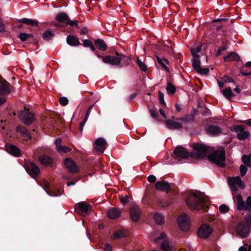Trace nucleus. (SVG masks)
Here are the masks:
<instances>
[{
    "label": "nucleus",
    "instance_id": "obj_1",
    "mask_svg": "<svg viewBox=\"0 0 251 251\" xmlns=\"http://www.w3.org/2000/svg\"><path fill=\"white\" fill-rule=\"evenodd\" d=\"M192 148L196 151L191 152L190 155L194 158H202L208 154V159L217 166H226V153L224 150L213 151V149L200 143H193Z\"/></svg>",
    "mask_w": 251,
    "mask_h": 251
},
{
    "label": "nucleus",
    "instance_id": "obj_2",
    "mask_svg": "<svg viewBox=\"0 0 251 251\" xmlns=\"http://www.w3.org/2000/svg\"><path fill=\"white\" fill-rule=\"evenodd\" d=\"M206 197L201 194L191 193L186 200L187 205L191 210L207 211L210 202Z\"/></svg>",
    "mask_w": 251,
    "mask_h": 251
},
{
    "label": "nucleus",
    "instance_id": "obj_3",
    "mask_svg": "<svg viewBox=\"0 0 251 251\" xmlns=\"http://www.w3.org/2000/svg\"><path fill=\"white\" fill-rule=\"evenodd\" d=\"M99 58H101L102 62L105 64L112 66L119 65L121 61L126 57L118 51L115 52V56L107 55L102 56L95 48V51H92Z\"/></svg>",
    "mask_w": 251,
    "mask_h": 251
},
{
    "label": "nucleus",
    "instance_id": "obj_4",
    "mask_svg": "<svg viewBox=\"0 0 251 251\" xmlns=\"http://www.w3.org/2000/svg\"><path fill=\"white\" fill-rule=\"evenodd\" d=\"M251 227V214L245 216L244 221L238 224L236 228L237 234L242 238H246L249 235Z\"/></svg>",
    "mask_w": 251,
    "mask_h": 251
},
{
    "label": "nucleus",
    "instance_id": "obj_5",
    "mask_svg": "<svg viewBox=\"0 0 251 251\" xmlns=\"http://www.w3.org/2000/svg\"><path fill=\"white\" fill-rule=\"evenodd\" d=\"M189 155V152L187 150L180 146H178L174 149L172 156L180 162L182 159L188 158Z\"/></svg>",
    "mask_w": 251,
    "mask_h": 251
},
{
    "label": "nucleus",
    "instance_id": "obj_6",
    "mask_svg": "<svg viewBox=\"0 0 251 251\" xmlns=\"http://www.w3.org/2000/svg\"><path fill=\"white\" fill-rule=\"evenodd\" d=\"M74 208L78 213L83 215L89 214L92 209V206L85 201H81L75 203Z\"/></svg>",
    "mask_w": 251,
    "mask_h": 251
},
{
    "label": "nucleus",
    "instance_id": "obj_7",
    "mask_svg": "<svg viewBox=\"0 0 251 251\" xmlns=\"http://www.w3.org/2000/svg\"><path fill=\"white\" fill-rule=\"evenodd\" d=\"M18 118L25 125H30L35 120L34 115L31 112L22 111L18 114Z\"/></svg>",
    "mask_w": 251,
    "mask_h": 251
},
{
    "label": "nucleus",
    "instance_id": "obj_8",
    "mask_svg": "<svg viewBox=\"0 0 251 251\" xmlns=\"http://www.w3.org/2000/svg\"><path fill=\"white\" fill-rule=\"evenodd\" d=\"M213 228L207 224L202 225L198 230V234L200 238L201 239H207L212 234Z\"/></svg>",
    "mask_w": 251,
    "mask_h": 251
},
{
    "label": "nucleus",
    "instance_id": "obj_9",
    "mask_svg": "<svg viewBox=\"0 0 251 251\" xmlns=\"http://www.w3.org/2000/svg\"><path fill=\"white\" fill-rule=\"evenodd\" d=\"M26 172L32 177L35 178L40 174L39 168L34 162H28L25 164Z\"/></svg>",
    "mask_w": 251,
    "mask_h": 251
},
{
    "label": "nucleus",
    "instance_id": "obj_10",
    "mask_svg": "<svg viewBox=\"0 0 251 251\" xmlns=\"http://www.w3.org/2000/svg\"><path fill=\"white\" fill-rule=\"evenodd\" d=\"M4 147L5 151L11 155L16 157L22 156L21 150L16 146L6 143Z\"/></svg>",
    "mask_w": 251,
    "mask_h": 251
},
{
    "label": "nucleus",
    "instance_id": "obj_11",
    "mask_svg": "<svg viewBox=\"0 0 251 251\" xmlns=\"http://www.w3.org/2000/svg\"><path fill=\"white\" fill-rule=\"evenodd\" d=\"M189 217L184 214L179 216L178 218V224L180 229L183 231L188 230L189 228Z\"/></svg>",
    "mask_w": 251,
    "mask_h": 251
},
{
    "label": "nucleus",
    "instance_id": "obj_12",
    "mask_svg": "<svg viewBox=\"0 0 251 251\" xmlns=\"http://www.w3.org/2000/svg\"><path fill=\"white\" fill-rule=\"evenodd\" d=\"M65 165L69 171L73 174L79 172V168L75 162L71 158H67L65 160Z\"/></svg>",
    "mask_w": 251,
    "mask_h": 251
},
{
    "label": "nucleus",
    "instance_id": "obj_13",
    "mask_svg": "<svg viewBox=\"0 0 251 251\" xmlns=\"http://www.w3.org/2000/svg\"><path fill=\"white\" fill-rule=\"evenodd\" d=\"M107 145L106 141L104 138H99L95 141L94 148L97 151L102 153L106 148Z\"/></svg>",
    "mask_w": 251,
    "mask_h": 251
},
{
    "label": "nucleus",
    "instance_id": "obj_14",
    "mask_svg": "<svg viewBox=\"0 0 251 251\" xmlns=\"http://www.w3.org/2000/svg\"><path fill=\"white\" fill-rule=\"evenodd\" d=\"M11 84L6 80L1 79L0 80V95H7L11 92Z\"/></svg>",
    "mask_w": 251,
    "mask_h": 251
},
{
    "label": "nucleus",
    "instance_id": "obj_15",
    "mask_svg": "<svg viewBox=\"0 0 251 251\" xmlns=\"http://www.w3.org/2000/svg\"><path fill=\"white\" fill-rule=\"evenodd\" d=\"M155 189L157 190L164 191L169 193L172 191L170 184L165 181H158L155 185Z\"/></svg>",
    "mask_w": 251,
    "mask_h": 251
},
{
    "label": "nucleus",
    "instance_id": "obj_16",
    "mask_svg": "<svg viewBox=\"0 0 251 251\" xmlns=\"http://www.w3.org/2000/svg\"><path fill=\"white\" fill-rule=\"evenodd\" d=\"M191 52L194 58L192 60V66L194 69L197 71L201 67V63L199 60L200 55L195 52V48L191 49Z\"/></svg>",
    "mask_w": 251,
    "mask_h": 251
},
{
    "label": "nucleus",
    "instance_id": "obj_17",
    "mask_svg": "<svg viewBox=\"0 0 251 251\" xmlns=\"http://www.w3.org/2000/svg\"><path fill=\"white\" fill-rule=\"evenodd\" d=\"M166 127L170 130H177L182 127L181 124L171 119H167L165 122Z\"/></svg>",
    "mask_w": 251,
    "mask_h": 251
},
{
    "label": "nucleus",
    "instance_id": "obj_18",
    "mask_svg": "<svg viewBox=\"0 0 251 251\" xmlns=\"http://www.w3.org/2000/svg\"><path fill=\"white\" fill-rule=\"evenodd\" d=\"M206 131L210 135L217 136L222 132V129L219 126L212 124L207 127Z\"/></svg>",
    "mask_w": 251,
    "mask_h": 251
},
{
    "label": "nucleus",
    "instance_id": "obj_19",
    "mask_svg": "<svg viewBox=\"0 0 251 251\" xmlns=\"http://www.w3.org/2000/svg\"><path fill=\"white\" fill-rule=\"evenodd\" d=\"M66 42L71 46L75 47L80 45L79 38L74 35H69L67 37Z\"/></svg>",
    "mask_w": 251,
    "mask_h": 251
},
{
    "label": "nucleus",
    "instance_id": "obj_20",
    "mask_svg": "<svg viewBox=\"0 0 251 251\" xmlns=\"http://www.w3.org/2000/svg\"><path fill=\"white\" fill-rule=\"evenodd\" d=\"M129 214L131 220L134 222H137L140 218V214L138 207H131L130 209Z\"/></svg>",
    "mask_w": 251,
    "mask_h": 251
},
{
    "label": "nucleus",
    "instance_id": "obj_21",
    "mask_svg": "<svg viewBox=\"0 0 251 251\" xmlns=\"http://www.w3.org/2000/svg\"><path fill=\"white\" fill-rule=\"evenodd\" d=\"M121 213L120 209L115 207L109 209L107 212L108 217L112 219L118 218L120 216Z\"/></svg>",
    "mask_w": 251,
    "mask_h": 251
},
{
    "label": "nucleus",
    "instance_id": "obj_22",
    "mask_svg": "<svg viewBox=\"0 0 251 251\" xmlns=\"http://www.w3.org/2000/svg\"><path fill=\"white\" fill-rule=\"evenodd\" d=\"M194 111H195V109H194ZM195 118V112L194 111L193 113L192 112L190 114H187L186 116L177 118V120L181 121L184 123H191L194 122Z\"/></svg>",
    "mask_w": 251,
    "mask_h": 251
},
{
    "label": "nucleus",
    "instance_id": "obj_23",
    "mask_svg": "<svg viewBox=\"0 0 251 251\" xmlns=\"http://www.w3.org/2000/svg\"><path fill=\"white\" fill-rule=\"evenodd\" d=\"M95 46L101 51H105L107 49L105 42L101 39H97L94 41Z\"/></svg>",
    "mask_w": 251,
    "mask_h": 251
},
{
    "label": "nucleus",
    "instance_id": "obj_24",
    "mask_svg": "<svg viewBox=\"0 0 251 251\" xmlns=\"http://www.w3.org/2000/svg\"><path fill=\"white\" fill-rule=\"evenodd\" d=\"M18 22L20 23L30 25L32 26H37L39 24V22L37 20L26 18L18 20Z\"/></svg>",
    "mask_w": 251,
    "mask_h": 251
},
{
    "label": "nucleus",
    "instance_id": "obj_25",
    "mask_svg": "<svg viewBox=\"0 0 251 251\" xmlns=\"http://www.w3.org/2000/svg\"><path fill=\"white\" fill-rule=\"evenodd\" d=\"M39 160L43 165L51 166L52 162V159L48 155L43 154L39 157Z\"/></svg>",
    "mask_w": 251,
    "mask_h": 251
},
{
    "label": "nucleus",
    "instance_id": "obj_26",
    "mask_svg": "<svg viewBox=\"0 0 251 251\" xmlns=\"http://www.w3.org/2000/svg\"><path fill=\"white\" fill-rule=\"evenodd\" d=\"M55 19L60 23H64L67 25L69 17L66 13L61 12L56 15Z\"/></svg>",
    "mask_w": 251,
    "mask_h": 251
},
{
    "label": "nucleus",
    "instance_id": "obj_27",
    "mask_svg": "<svg viewBox=\"0 0 251 251\" xmlns=\"http://www.w3.org/2000/svg\"><path fill=\"white\" fill-rule=\"evenodd\" d=\"M224 59L225 62H229L232 60L240 61V56L235 52H231L228 55L224 56Z\"/></svg>",
    "mask_w": 251,
    "mask_h": 251
},
{
    "label": "nucleus",
    "instance_id": "obj_28",
    "mask_svg": "<svg viewBox=\"0 0 251 251\" xmlns=\"http://www.w3.org/2000/svg\"><path fill=\"white\" fill-rule=\"evenodd\" d=\"M236 198L237 203V209L239 210H241L242 209L245 210L246 202L244 201L242 195L240 194H237Z\"/></svg>",
    "mask_w": 251,
    "mask_h": 251
},
{
    "label": "nucleus",
    "instance_id": "obj_29",
    "mask_svg": "<svg viewBox=\"0 0 251 251\" xmlns=\"http://www.w3.org/2000/svg\"><path fill=\"white\" fill-rule=\"evenodd\" d=\"M156 59L158 64L166 71L167 72L169 71V68L166 66V64H169V61L164 58H161L159 56H156Z\"/></svg>",
    "mask_w": 251,
    "mask_h": 251
},
{
    "label": "nucleus",
    "instance_id": "obj_30",
    "mask_svg": "<svg viewBox=\"0 0 251 251\" xmlns=\"http://www.w3.org/2000/svg\"><path fill=\"white\" fill-rule=\"evenodd\" d=\"M157 204L159 206L165 208L171 205L172 201L165 199H159L157 201Z\"/></svg>",
    "mask_w": 251,
    "mask_h": 251
},
{
    "label": "nucleus",
    "instance_id": "obj_31",
    "mask_svg": "<svg viewBox=\"0 0 251 251\" xmlns=\"http://www.w3.org/2000/svg\"><path fill=\"white\" fill-rule=\"evenodd\" d=\"M126 234L123 230H119L113 233L111 239L113 240L116 239H121L126 236Z\"/></svg>",
    "mask_w": 251,
    "mask_h": 251
},
{
    "label": "nucleus",
    "instance_id": "obj_32",
    "mask_svg": "<svg viewBox=\"0 0 251 251\" xmlns=\"http://www.w3.org/2000/svg\"><path fill=\"white\" fill-rule=\"evenodd\" d=\"M150 113L151 114V116L155 119L156 120H159L158 117L159 114L158 113L157 109L154 106L150 107L149 105L148 106Z\"/></svg>",
    "mask_w": 251,
    "mask_h": 251
},
{
    "label": "nucleus",
    "instance_id": "obj_33",
    "mask_svg": "<svg viewBox=\"0 0 251 251\" xmlns=\"http://www.w3.org/2000/svg\"><path fill=\"white\" fill-rule=\"evenodd\" d=\"M83 42L82 46L85 48H90L91 51H95V47L92 42L87 39L81 40Z\"/></svg>",
    "mask_w": 251,
    "mask_h": 251
},
{
    "label": "nucleus",
    "instance_id": "obj_34",
    "mask_svg": "<svg viewBox=\"0 0 251 251\" xmlns=\"http://www.w3.org/2000/svg\"><path fill=\"white\" fill-rule=\"evenodd\" d=\"M54 36V33L50 30H46L43 34V38L45 41H49L52 39Z\"/></svg>",
    "mask_w": 251,
    "mask_h": 251
},
{
    "label": "nucleus",
    "instance_id": "obj_35",
    "mask_svg": "<svg viewBox=\"0 0 251 251\" xmlns=\"http://www.w3.org/2000/svg\"><path fill=\"white\" fill-rule=\"evenodd\" d=\"M166 89L169 95H173L176 92V87L170 82L167 83Z\"/></svg>",
    "mask_w": 251,
    "mask_h": 251
},
{
    "label": "nucleus",
    "instance_id": "obj_36",
    "mask_svg": "<svg viewBox=\"0 0 251 251\" xmlns=\"http://www.w3.org/2000/svg\"><path fill=\"white\" fill-rule=\"evenodd\" d=\"M223 94L228 100H230L234 96V94L230 87L226 88L223 90Z\"/></svg>",
    "mask_w": 251,
    "mask_h": 251
},
{
    "label": "nucleus",
    "instance_id": "obj_37",
    "mask_svg": "<svg viewBox=\"0 0 251 251\" xmlns=\"http://www.w3.org/2000/svg\"><path fill=\"white\" fill-rule=\"evenodd\" d=\"M154 219L158 225H162L164 223V216L160 213H156L154 215Z\"/></svg>",
    "mask_w": 251,
    "mask_h": 251
},
{
    "label": "nucleus",
    "instance_id": "obj_38",
    "mask_svg": "<svg viewBox=\"0 0 251 251\" xmlns=\"http://www.w3.org/2000/svg\"><path fill=\"white\" fill-rule=\"evenodd\" d=\"M250 136V132L248 131H245L243 132H240L238 133L237 137L238 139L240 140H244L248 138Z\"/></svg>",
    "mask_w": 251,
    "mask_h": 251
},
{
    "label": "nucleus",
    "instance_id": "obj_39",
    "mask_svg": "<svg viewBox=\"0 0 251 251\" xmlns=\"http://www.w3.org/2000/svg\"><path fill=\"white\" fill-rule=\"evenodd\" d=\"M240 180L241 178L238 176L234 177H229L228 179V184L237 186L239 182H240Z\"/></svg>",
    "mask_w": 251,
    "mask_h": 251
},
{
    "label": "nucleus",
    "instance_id": "obj_40",
    "mask_svg": "<svg viewBox=\"0 0 251 251\" xmlns=\"http://www.w3.org/2000/svg\"><path fill=\"white\" fill-rule=\"evenodd\" d=\"M136 63L137 64L138 66H139V68L143 72H146L147 70V66L146 64H145L142 60L139 58H138L136 59Z\"/></svg>",
    "mask_w": 251,
    "mask_h": 251
},
{
    "label": "nucleus",
    "instance_id": "obj_41",
    "mask_svg": "<svg viewBox=\"0 0 251 251\" xmlns=\"http://www.w3.org/2000/svg\"><path fill=\"white\" fill-rule=\"evenodd\" d=\"M16 131L20 133L22 135H24L28 132L26 128L22 126H18L16 127Z\"/></svg>",
    "mask_w": 251,
    "mask_h": 251
},
{
    "label": "nucleus",
    "instance_id": "obj_42",
    "mask_svg": "<svg viewBox=\"0 0 251 251\" xmlns=\"http://www.w3.org/2000/svg\"><path fill=\"white\" fill-rule=\"evenodd\" d=\"M161 248L164 251H171V248L170 247L168 242L164 241H163L161 245Z\"/></svg>",
    "mask_w": 251,
    "mask_h": 251
},
{
    "label": "nucleus",
    "instance_id": "obj_43",
    "mask_svg": "<svg viewBox=\"0 0 251 251\" xmlns=\"http://www.w3.org/2000/svg\"><path fill=\"white\" fill-rule=\"evenodd\" d=\"M242 161L248 167H251V161L247 155H244L242 157Z\"/></svg>",
    "mask_w": 251,
    "mask_h": 251
},
{
    "label": "nucleus",
    "instance_id": "obj_44",
    "mask_svg": "<svg viewBox=\"0 0 251 251\" xmlns=\"http://www.w3.org/2000/svg\"><path fill=\"white\" fill-rule=\"evenodd\" d=\"M197 72L202 75H207L209 73V69L207 68H203L201 67L199 69Z\"/></svg>",
    "mask_w": 251,
    "mask_h": 251
},
{
    "label": "nucleus",
    "instance_id": "obj_45",
    "mask_svg": "<svg viewBox=\"0 0 251 251\" xmlns=\"http://www.w3.org/2000/svg\"><path fill=\"white\" fill-rule=\"evenodd\" d=\"M63 192L62 189H54L52 192H50L48 194L51 196H60Z\"/></svg>",
    "mask_w": 251,
    "mask_h": 251
},
{
    "label": "nucleus",
    "instance_id": "obj_46",
    "mask_svg": "<svg viewBox=\"0 0 251 251\" xmlns=\"http://www.w3.org/2000/svg\"><path fill=\"white\" fill-rule=\"evenodd\" d=\"M245 210L251 211V196H249L247 199Z\"/></svg>",
    "mask_w": 251,
    "mask_h": 251
},
{
    "label": "nucleus",
    "instance_id": "obj_47",
    "mask_svg": "<svg viewBox=\"0 0 251 251\" xmlns=\"http://www.w3.org/2000/svg\"><path fill=\"white\" fill-rule=\"evenodd\" d=\"M240 170L241 176H244L248 171L247 166L243 164L241 165L240 166Z\"/></svg>",
    "mask_w": 251,
    "mask_h": 251
},
{
    "label": "nucleus",
    "instance_id": "obj_48",
    "mask_svg": "<svg viewBox=\"0 0 251 251\" xmlns=\"http://www.w3.org/2000/svg\"><path fill=\"white\" fill-rule=\"evenodd\" d=\"M78 22L77 20H71L70 19L67 22V25H70L71 26H75L76 28H79L78 25Z\"/></svg>",
    "mask_w": 251,
    "mask_h": 251
},
{
    "label": "nucleus",
    "instance_id": "obj_49",
    "mask_svg": "<svg viewBox=\"0 0 251 251\" xmlns=\"http://www.w3.org/2000/svg\"><path fill=\"white\" fill-rule=\"evenodd\" d=\"M229 207L225 204H222L219 207V211L222 213H226L229 211Z\"/></svg>",
    "mask_w": 251,
    "mask_h": 251
},
{
    "label": "nucleus",
    "instance_id": "obj_50",
    "mask_svg": "<svg viewBox=\"0 0 251 251\" xmlns=\"http://www.w3.org/2000/svg\"><path fill=\"white\" fill-rule=\"evenodd\" d=\"M18 38L22 42H25L28 39L27 33L25 32H21L20 33V34L18 35Z\"/></svg>",
    "mask_w": 251,
    "mask_h": 251
},
{
    "label": "nucleus",
    "instance_id": "obj_51",
    "mask_svg": "<svg viewBox=\"0 0 251 251\" xmlns=\"http://www.w3.org/2000/svg\"><path fill=\"white\" fill-rule=\"evenodd\" d=\"M71 150V149L69 147H67L66 146H60L59 147V149H58L57 151L58 152H63L67 153V152L70 151Z\"/></svg>",
    "mask_w": 251,
    "mask_h": 251
},
{
    "label": "nucleus",
    "instance_id": "obj_52",
    "mask_svg": "<svg viewBox=\"0 0 251 251\" xmlns=\"http://www.w3.org/2000/svg\"><path fill=\"white\" fill-rule=\"evenodd\" d=\"M68 100L66 97H62L59 99V103L63 106H66L68 104Z\"/></svg>",
    "mask_w": 251,
    "mask_h": 251
},
{
    "label": "nucleus",
    "instance_id": "obj_53",
    "mask_svg": "<svg viewBox=\"0 0 251 251\" xmlns=\"http://www.w3.org/2000/svg\"><path fill=\"white\" fill-rule=\"evenodd\" d=\"M129 197L127 195L120 198L121 202L122 204H126L129 202Z\"/></svg>",
    "mask_w": 251,
    "mask_h": 251
},
{
    "label": "nucleus",
    "instance_id": "obj_54",
    "mask_svg": "<svg viewBox=\"0 0 251 251\" xmlns=\"http://www.w3.org/2000/svg\"><path fill=\"white\" fill-rule=\"evenodd\" d=\"M166 237V235L165 233L162 232L160 234V235L159 237H156L154 239V241L155 243H159L161 240L164 239Z\"/></svg>",
    "mask_w": 251,
    "mask_h": 251
},
{
    "label": "nucleus",
    "instance_id": "obj_55",
    "mask_svg": "<svg viewBox=\"0 0 251 251\" xmlns=\"http://www.w3.org/2000/svg\"><path fill=\"white\" fill-rule=\"evenodd\" d=\"M227 49L226 45H224L223 46L220 47L216 53V56H219L221 55L222 52L226 50Z\"/></svg>",
    "mask_w": 251,
    "mask_h": 251
},
{
    "label": "nucleus",
    "instance_id": "obj_56",
    "mask_svg": "<svg viewBox=\"0 0 251 251\" xmlns=\"http://www.w3.org/2000/svg\"><path fill=\"white\" fill-rule=\"evenodd\" d=\"M222 79L225 82H233L234 83H235V81L233 78L226 75H224Z\"/></svg>",
    "mask_w": 251,
    "mask_h": 251
},
{
    "label": "nucleus",
    "instance_id": "obj_57",
    "mask_svg": "<svg viewBox=\"0 0 251 251\" xmlns=\"http://www.w3.org/2000/svg\"><path fill=\"white\" fill-rule=\"evenodd\" d=\"M27 36L28 38H32V42L35 45L38 44V40L36 38H34V35L32 33H27Z\"/></svg>",
    "mask_w": 251,
    "mask_h": 251
},
{
    "label": "nucleus",
    "instance_id": "obj_58",
    "mask_svg": "<svg viewBox=\"0 0 251 251\" xmlns=\"http://www.w3.org/2000/svg\"><path fill=\"white\" fill-rule=\"evenodd\" d=\"M246 128V126L244 125H238L235 126V130L237 131L243 132Z\"/></svg>",
    "mask_w": 251,
    "mask_h": 251
},
{
    "label": "nucleus",
    "instance_id": "obj_59",
    "mask_svg": "<svg viewBox=\"0 0 251 251\" xmlns=\"http://www.w3.org/2000/svg\"><path fill=\"white\" fill-rule=\"evenodd\" d=\"M95 104H93L91 105H90V106H89V107L87 108V110H86V114H85V118H87V119L88 118V117L89 116L90 114V113L92 110V108H93V106Z\"/></svg>",
    "mask_w": 251,
    "mask_h": 251
},
{
    "label": "nucleus",
    "instance_id": "obj_60",
    "mask_svg": "<svg viewBox=\"0 0 251 251\" xmlns=\"http://www.w3.org/2000/svg\"><path fill=\"white\" fill-rule=\"evenodd\" d=\"M240 73L243 75V76H250L251 75V71L250 72H246V71L244 69V68H242L241 69H240Z\"/></svg>",
    "mask_w": 251,
    "mask_h": 251
},
{
    "label": "nucleus",
    "instance_id": "obj_61",
    "mask_svg": "<svg viewBox=\"0 0 251 251\" xmlns=\"http://www.w3.org/2000/svg\"><path fill=\"white\" fill-rule=\"evenodd\" d=\"M23 136L24 137V139L25 141H28L29 140L31 139L32 138L31 135L30 133L29 132V131L24 135H23Z\"/></svg>",
    "mask_w": 251,
    "mask_h": 251
},
{
    "label": "nucleus",
    "instance_id": "obj_62",
    "mask_svg": "<svg viewBox=\"0 0 251 251\" xmlns=\"http://www.w3.org/2000/svg\"><path fill=\"white\" fill-rule=\"evenodd\" d=\"M103 248L104 250L106 251H112V246L109 244L108 243L105 244Z\"/></svg>",
    "mask_w": 251,
    "mask_h": 251
},
{
    "label": "nucleus",
    "instance_id": "obj_63",
    "mask_svg": "<svg viewBox=\"0 0 251 251\" xmlns=\"http://www.w3.org/2000/svg\"><path fill=\"white\" fill-rule=\"evenodd\" d=\"M156 180V177L153 175H150L148 177V180L151 183L154 182Z\"/></svg>",
    "mask_w": 251,
    "mask_h": 251
},
{
    "label": "nucleus",
    "instance_id": "obj_64",
    "mask_svg": "<svg viewBox=\"0 0 251 251\" xmlns=\"http://www.w3.org/2000/svg\"><path fill=\"white\" fill-rule=\"evenodd\" d=\"M203 114L204 116H208L211 115L210 110L207 107H204V110L203 111Z\"/></svg>",
    "mask_w": 251,
    "mask_h": 251
}]
</instances>
